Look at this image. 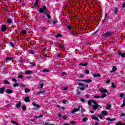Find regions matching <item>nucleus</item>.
I'll use <instances>...</instances> for the list:
<instances>
[{"label": "nucleus", "mask_w": 125, "mask_h": 125, "mask_svg": "<svg viewBox=\"0 0 125 125\" xmlns=\"http://www.w3.org/2000/svg\"><path fill=\"white\" fill-rule=\"evenodd\" d=\"M67 118H68V116H67V115H65V116L62 117V118L63 119V120H66V119Z\"/></svg>", "instance_id": "56"}, {"label": "nucleus", "mask_w": 125, "mask_h": 125, "mask_svg": "<svg viewBox=\"0 0 125 125\" xmlns=\"http://www.w3.org/2000/svg\"><path fill=\"white\" fill-rule=\"evenodd\" d=\"M11 124H13V125H18V123L16 122L15 121L12 120L11 121Z\"/></svg>", "instance_id": "30"}, {"label": "nucleus", "mask_w": 125, "mask_h": 125, "mask_svg": "<svg viewBox=\"0 0 125 125\" xmlns=\"http://www.w3.org/2000/svg\"><path fill=\"white\" fill-rule=\"evenodd\" d=\"M110 108H111V104H108L107 105L106 109L109 110V109H110Z\"/></svg>", "instance_id": "49"}, {"label": "nucleus", "mask_w": 125, "mask_h": 125, "mask_svg": "<svg viewBox=\"0 0 125 125\" xmlns=\"http://www.w3.org/2000/svg\"><path fill=\"white\" fill-rule=\"evenodd\" d=\"M105 97H107V95H106L105 94L102 95V98H104Z\"/></svg>", "instance_id": "55"}, {"label": "nucleus", "mask_w": 125, "mask_h": 125, "mask_svg": "<svg viewBox=\"0 0 125 125\" xmlns=\"http://www.w3.org/2000/svg\"><path fill=\"white\" fill-rule=\"evenodd\" d=\"M67 89H68V87L65 86L62 89V90H67Z\"/></svg>", "instance_id": "63"}, {"label": "nucleus", "mask_w": 125, "mask_h": 125, "mask_svg": "<svg viewBox=\"0 0 125 125\" xmlns=\"http://www.w3.org/2000/svg\"><path fill=\"white\" fill-rule=\"evenodd\" d=\"M70 33L71 34H72V35H73L74 36H79V33H78V32H76V31H71Z\"/></svg>", "instance_id": "21"}, {"label": "nucleus", "mask_w": 125, "mask_h": 125, "mask_svg": "<svg viewBox=\"0 0 125 125\" xmlns=\"http://www.w3.org/2000/svg\"><path fill=\"white\" fill-rule=\"evenodd\" d=\"M102 116H107L108 115V112L103 110L101 112Z\"/></svg>", "instance_id": "12"}, {"label": "nucleus", "mask_w": 125, "mask_h": 125, "mask_svg": "<svg viewBox=\"0 0 125 125\" xmlns=\"http://www.w3.org/2000/svg\"><path fill=\"white\" fill-rule=\"evenodd\" d=\"M7 22L8 24H11V23H12V20L8 18L7 19Z\"/></svg>", "instance_id": "24"}, {"label": "nucleus", "mask_w": 125, "mask_h": 125, "mask_svg": "<svg viewBox=\"0 0 125 125\" xmlns=\"http://www.w3.org/2000/svg\"><path fill=\"white\" fill-rule=\"evenodd\" d=\"M81 108H82V105H79L78 108L74 109V110L71 111V113L73 114H75L76 112H78L81 110Z\"/></svg>", "instance_id": "4"}, {"label": "nucleus", "mask_w": 125, "mask_h": 125, "mask_svg": "<svg viewBox=\"0 0 125 125\" xmlns=\"http://www.w3.org/2000/svg\"><path fill=\"white\" fill-rule=\"evenodd\" d=\"M111 87L112 88H116V84H115L114 83L112 82L111 83Z\"/></svg>", "instance_id": "33"}, {"label": "nucleus", "mask_w": 125, "mask_h": 125, "mask_svg": "<svg viewBox=\"0 0 125 125\" xmlns=\"http://www.w3.org/2000/svg\"><path fill=\"white\" fill-rule=\"evenodd\" d=\"M28 53H30V54L34 55L35 54V52H34L33 50L30 49L28 51Z\"/></svg>", "instance_id": "27"}, {"label": "nucleus", "mask_w": 125, "mask_h": 125, "mask_svg": "<svg viewBox=\"0 0 125 125\" xmlns=\"http://www.w3.org/2000/svg\"><path fill=\"white\" fill-rule=\"evenodd\" d=\"M25 74H26V75H33V74H34V72L31 70H26L25 72Z\"/></svg>", "instance_id": "9"}, {"label": "nucleus", "mask_w": 125, "mask_h": 125, "mask_svg": "<svg viewBox=\"0 0 125 125\" xmlns=\"http://www.w3.org/2000/svg\"><path fill=\"white\" fill-rule=\"evenodd\" d=\"M6 93H8V94H11L13 92V91L12 89H7L6 90Z\"/></svg>", "instance_id": "16"}, {"label": "nucleus", "mask_w": 125, "mask_h": 125, "mask_svg": "<svg viewBox=\"0 0 125 125\" xmlns=\"http://www.w3.org/2000/svg\"><path fill=\"white\" fill-rule=\"evenodd\" d=\"M80 90H84V89H85V87L83 86V87H80Z\"/></svg>", "instance_id": "57"}, {"label": "nucleus", "mask_w": 125, "mask_h": 125, "mask_svg": "<svg viewBox=\"0 0 125 125\" xmlns=\"http://www.w3.org/2000/svg\"><path fill=\"white\" fill-rule=\"evenodd\" d=\"M81 102L84 103V102H85V100L83 98H81Z\"/></svg>", "instance_id": "58"}, {"label": "nucleus", "mask_w": 125, "mask_h": 125, "mask_svg": "<svg viewBox=\"0 0 125 125\" xmlns=\"http://www.w3.org/2000/svg\"><path fill=\"white\" fill-rule=\"evenodd\" d=\"M70 123L71 125H76L77 124V122L74 121H72Z\"/></svg>", "instance_id": "39"}, {"label": "nucleus", "mask_w": 125, "mask_h": 125, "mask_svg": "<svg viewBox=\"0 0 125 125\" xmlns=\"http://www.w3.org/2000/svg\"><path fill=\"white\" fill-rule=\"evenodd\" d=\"M7 30V27L6 25L2 24L1 26V32H5Z\"/></svg>", "instance_id": "5"}, {"label": "nucleus", "mask_w": 125, "mask_h": 125, "mask_svg": "<svg viewBox=\"0 0 125 125\" xmlns=\"http://www.w3.org/2000/svg\"><path fill=\"white\" fill-rule=\"evenodd\" d=\"M98 116L101 120H102V119H103V117L101 115H99Z\"/></svg>", "instance_id": "60"}, {"label": "nucleus", "mask_w": 125, "mask_h": 125, "mask_svg": "<svg viewBox=\"0 0 125 125\" xmlns=\"http://www.w3.org/2000/svg\"><path fill=\"white\" fill-rule=\"evenodd\" d=\"M93 77H94V78L96 77H101V75H100V74H93Z\"/></svg>", "instance_id": "37"}, {"label": "nucleus", "mask_w": 125, "mask_h": 125, "mask_svg": "<svg viewBox=\"0 0 125 125\" xmlns=\"http://www.w3.org/2000/svg\"><path fill=\"white\" fill-rule=\"evenodd\" d=\"M34 6H39V0H35Z\"/></svg>", "instance_id": "25"}, {"label": "nucleus", "mask_w": 125, "mask_h": 125, "mask_svg": "<svg viewBox=\"0 0 125 125\" xmlns=\"http://www.w3.org/2000/svg\"><path fill=\"white\" fill-rule=\"evenodd\" d=\"M85 73L86 75H88L89 74V70H85Z\"/></svg>", "instance_id": "52"}, {"label": "nucleus", "mask_w": 125, "mask_h": 125, "mask_svg": "<svg viewBox=\"0 0 125 125\" xmlns=\"http://www.w3.org/2000/svg\"><path fill=\"white\" fill-rule=\"evenodd\" d=\"M54 37L56 39H58L59 38H62V34H58L54 35Z\"/></svg>", "instance_id": "18"}, {"label": "nucleus", "mask_w": 125, "mask_h": 125, "mask_svg": "<svg viewBox=\"0 0 125 125\" xmlns=\"http://www.w3.org/2000/svg\"><path fill=\"white\" fill-rule=\"evenodd\" d=\"M24 101L25 102L28 103L30 102V97L27 96L24 98Z\"/></svg>", "instance_id": "20"}, {"label": "nucleus", "mask_w": 125, "mask_h": 125, "mask_svg": "<svg viewBox=\"0 0 125 125\" xmlns=\"http://www.w3.org/2000/svg\"><path fill=\"white\" fill-rule=\"evenodd\" d=\"M99 90L101 93H108V91H107V89H99Z\"/></svg>", "instance_id": "6"}, {"label": "nucleus", "mask_w": 125, "mask_h": 125, "mask_svg": "<svg viewBox=\"0 0 125 125\" xmlns=\"http://www.w3.org/2000/svg\"><path fill=\"white\" fill-rule=\"evenodd\" d=\"M31 92V90H30V89L29 88H25L24 89L25 93H27V92Z\"/></svg>", "instance_id": "32"}, {"label": "nucleus", "mask_w": 125, "mask_h": 125, "mask_svg": "<svg viewBox=\"0 0 125 125\" xmlns=\"http://www.w3.org/2000/svg\"><path fill=\"white\" fill-rule=\"evenodd\" d=\"M92 103L93 104H95V105H93V109L94 110H97V109H101L102 108V106L101 105L98 104V103H97L96 101L93 100H90V101H88V105H91Z\"/></svg>", "instance_id": "1"}, {"label": "nucleus", "mask_w": 125, "mask_h": 125, "mask_svg": "<svg viewBox=\"0 0 125 125\" xmlns=\"http://www.w3.org/2000/svg\"><path fill=\"white\" fill-rule=\"evenodd\" d=\"M116 125H125V123H123L122 122H118L116 124Z\"/></svg>", "instance_id": "26"}, {"label": "nucleus", "mask_w": 125, "mask_h": 125, "mask_svg": "<svg viewBox=\"0 0 125 125\" xmlns=\"http://www.w3.org/2000/svg\"><path fill=\"white\" fill-rule=\"evenodd\" d=\"M21 104H22V102H21V101H19L18 103L16 105V107L17 108H20L21 107Z\"/></svg>", "instance_id": "17"}, {"label": "nucleus", "mask_w": 125, "mask_h": 125, "mask_svg": "<svg viewBox=\"0 0 125 125\" xmlns=\"http://www.w3.org/2000/svg\"><path fill=\"white\" fill-rule=\"evenodd\" d=\"M117 67H116V66H113L112 68V70L110 71V73H114V72H116V71H117Z\"/></svg>", "instance_id": "15"}, {"label": "nucleus", "mask_w": 125, "mask_h": 125, "mask_svg": "<svg viewBox=\"0 0 125 125\" xmlns=\"http://www.w3.org/2000/svg\"><path fill=\"white\" fill-rule=\"evenodd\" d=\"M106 19H107V13H105L104 19V22H105Z\"/></svg>", "instance_id": "48"}, {"label": "nucleus", "mask_w": 125, "mask_h": 125, "mask_svg": "<svg viewBox=\"0 0 125 125\" xmlns=\"http://www.w3.org/2000/svg\"><path fill=\"white\" fill-rule=\"evenodd\" d=\"M9 44L11 46H12V47H14V43H13V42H9Z\"/></svg>", "instance_id": "46"}, {"label": "nucleus", "mask_w": 125, "mask_h": 125, "mask_svg": "<svg viewBox=\"0 0 125 125\" xmlns=\"http://www.w3.org/2000/svg\"><path fill=\"white\" fill-rule=\"evenodd\" d=\"M4 90H5V88L4 87L0 88V94H3Z\"/></svg>", "instance_id": "11"}, {"label": "nucleus", "mask_w": 125, "mask_h": 125, "mask_svg": "<svg viewBox=\"0 0 125 125\" xmlns=\"http://www.w3.org/2000/svg\"><path fill=\"white\" fill-rule=\"evenodd\" d=\"M45 14H46V15H47V17L48 19H50V18H51L50 15L47 14V13H45Z\"/></svg>", "instance_id": "45"}, {"label": "nucleus", "mask_w": 125, "mask_h": 125, "mask_svg": "<svg viewBox=\"0 0 125 125\" xmlns=\"http://www.w3.org/2000/svg\"><path fill=\"white\" fill-rule=\"evenodd\" d=\"M23 75H20L18 77V79H23Z\"/></svg>", "instance_id": "50"}, {"label": "nucleus", "mask_w": 125, "mask_h": 125, "mask_svg": "<svg viewBox=\"0 0 125 125\" xmlns=\"http://www.w3.org/2000/svg\"><path fill=\"white\" fill-rule=\"evenodd\" d=\"M79 76H80V78H81V79H82V78H84V76L85 75L83 74H79Z\"/></svg>", "instance_id": "40"}, {"label": "nucleus", "mask_w": 125, "mask_h": 125, "mask_svg": "<svg viewBox=\"0 0 125 125\" xmlns=\"http://www.w3.org/2000/svg\"><path fill=\"white\" fill-rule=\"evenodd\" d=\"M106 121H110V122L113 121V120H112V119H110V118H107L106 119Z\"/></svg>", "instance_id": "61"}, {"label": "nucleus", "mask_w": 125, "mask_h": 125, "mask_svg": "<svg viewBox=\"0 0 125 125\" xmlns=\"http://www.w3.org/2000/svg\"><path fill=\"white\" fill-rule=\"evenodd\" d=\"M47 11V9L45 6H43L42 8H40L39 9V12H40V13H44V12Z\"/></svg>", "instance_id": "3"}, {"label": "nucleus", "mask_w": 125, "mask_h": 125, "mask_svg": "<svg viewBox=\"0 0 125 125\" xmlns=\"http://www.w3.org/2000/svg\"><path fill=\"white\" fill-rule=\"evenodd\" d=\"M114 35V32L111 31H107L104 34H103V37H104V38H109V37H111Z\"/></svg>", "instance_id": "2"}, {"label": "nucleus", "mask_w": 125, "mask_h": 125, "mask_svg": "<svg viewBox=\"0 0 125 125\" xmlns=\"http://www.w3.org/2000/svg\"><path fill=\"white\" fill-rule=\"evenodd\" d=\"M119 96H120V97H121L122 98L124 97V96H125V94L124 93H120L119 94Z\"/></svg>", "instance_id": "44"}, {"label": "nucleus", "mask_w": 125, "mask_h": 125, "mask_svg": "<svg viewBox=\"0 0 125 125\" xmlns=\"http://www.w3.org/2000/svg\"><path fill=\"white\" fill-rule=\"evenodd\" d=\"M88 63H80L79 65L81 66H83V67H85V66H87Z\"/></svg>", "instance_id": "29"}, {"label": "nucleus", "mask_w": 125, "mask_h": 125, "mask_svg": "<svg viewBox=\"0 0 125 125\" xmlns=\"http://www.w3.org/2000/svg\"><path fill=\"white\" fill-rule=\"evenodd\" d=\"M57 108H61L62 110H65V107L64 106H61L60 105H57Z\"/></svg>", "instance_id": "38"}, {"label": "nucleus", "mask_w": 125, "mask_h": 125, "mask_svg": "<svg viewBox=\"0 0 125 125\" xmlns=\"http://www.w3.org/2000/svg\"><path fill=\"white\" fill-rule=\"evenodd\" d=\"M13 60V58L12 57H6L4 60L5 62H9V61H11V60Z\"/></svg>", "instance_id": "7"}, {"label": "nucleus", "mask_w": 125, "mask_h": 125, "mask_svg": "<svg viewBox=\"0 0 125 125\" xmlns=\"http://www.w3.org/2000/svg\"><path fill=\"white\" fill-rule=\"evenodd\" d=\"M100 125V124H99V123H98V122L96 121L94 125Z\"/></svg>", "instance_id": "64"}, {"label": "nucleus", "mask_w": 125, "mask_h": 125, "mask_svg": "<svg viewBox=\"0 0 125 125\" xmlns=\"http://www.w3.org/2000/svg\"><path fill=\"white\" fill-rule=\"evenodd\" d=\"M62 103H63V104H69V101L65 99H63L62 101Z\"/></svg>", "instance_id": "22"}, {"label": "nucleus", "mask_w": 125, "mask_h": 125, "mask_svg": "<svg viewBox=\"0 0 125 125\" xmlns=\"http://www.w3.org/2000/svg\"><path fill=\"white\" fill-rule=\"evenodd\" d=\"M118 54H119L120 56H121V57H122V58H125V53H123L121 51H118Z\"/></svg>", "instance_id": "10"}, {"label": "nucleus", "mask_w": 125, "mask_h": 125, "mask_svg": "<svg viewBox=\"0 0 125 125\" xmlns=\"http://www.w3.org/2000/svg\"><path fill=\"white\" fill-rule=\"evenodd\" d=\"M26 108H27V106H26V105H23L22 106V111H25V110H26Z\"/></svg>", "instance_id": "43"}, {"label": "nucleus", "mask_w": 125, "mask_h": 125, "mask_svg": "<svg viewBox=\"0 0 125 125\" xmlns=\"http://www.w3.org/2000/svg\"><path fill=\"white\" fill-rule=\"evenodd\" d=\"M78 85L80 86H83L84 87H88V85L85 84L84 83H79Z\"/></svg>", "instance_id": "8"}, {"label": "nucleus", "mask_w": 125, "mask_h": 125, "mask_svg": "<svg viewBox=\"0 0 125 125\" xmlns=\"http://www.w3.org/2000/svg\"><path fill=\"white\" fill-rule=\"evenodd\" d=\"M90 118H92V120H95V121H97V122H99V119H98V117H96L94 116H90Z\"/></svg>", "instance_id": "13"}, {"label": "nucleus", "mask_w": 125, "mask_h": 125, "mask_svg": "<svg viewBox=\"0 0 125 125\" xmlns=\"http://www.w3.org/2000/svg\"><path fill=\"white\" fill-rule=\"evenodd\" d=\"M114 14H116L117 15L119 12V8L118 7H114Z\"/></svg>", "instance_id": "19"}, {"label": "nucleus", "mask_w": 125, "mask_h": 125, "mask_svg": "<svg viewBox=\"0 0 125 125\" xmlns=\"http://www.w3.org/2000/svg\"><path fill=\"white\" fill-rule=\"evenodd\" d=\"M27 34V31L23 30L21 32V35H26Z\"/></svg>", "instance_id": "23"}, {"label": "nucleus", "mask_w": 125, "mask_h": 125, "mask_svg": "<svg viewBox=\"0 0 125 125\" xmlns=\"http://www.w3.org/2000/svg\"><path fill=\"white\" fill-rule=\"evenodd\" d=\"M18 85H19V83H14L13 85V86L14 87H16L17 86H18Z\"/></svg>", "instance_id": "41"}, {"label": "nucleus", "mask_w": 125, "mask_h": 125, "mask_svg": "<svg viewBox=\"0 0 125 125\" xmlns=\"http://www.w3.org/2000/svg\"><path fill=\"white\" fill-rule=\"evenodd\" d=\"M12 80L13 82H15V83H17V80H16V79L13 78L12 79Z\"/></svg>", "instance_id": "53"}, {"label": "nucleus", "mask_w": 125, "mask_h": 125, "mask_svg": "<svg viewBox=\"0 0 125 125\" xmlns=\"http://www.w3.org/2000/svg\"><path fill=\"white\" fill-rule=\"evenodd\" d=\"M100 97H101V96L99 95H98V96L95 95L94 96V98H97V99L100 98Z\"/></svg>", "instance_id": "54"}, {"label": "nucleus", "mask_w": 125, "mask_h": 125, "mask_svg": "<svg viewBox=\"0 0 125 125\" xmlns=\"http://www.w3.org/2000/svg\"><path fill=\"white\" fill-rule=\"evenodd\" d=\"M45 92V91H39L37 93L38 94H42V93H44Z\"/></svg>", "instance_id": "35"}, {"label": "nucleus", "mask_w": 125, "mask_h": 125, "mask_svg": "<svg viewBox=\"0 0 125 125\" xmlns=\"http://www.w3.org/2000/svg\"><path fill=\"white\" fill-rule=\"evenodd\" d=\"M20 86H22V87H26V86L23 84H19Z\"/></svg>", "instance_id": "62"}, {"label": "nucleus", "mask_w": 125, "mask_h": 125, "mask_svg": "<svg viewBox=\"0 0 125 125\" xmlns=\"http://www.w3.org/2000/svg\"><path fill=\"white\" fill-rule=\"evenodd\" d=\"M3 82H4V83H5V84H10V83H9V82H8V81L4 80Z\"/></svg>", "instance_id": "36"}, {"label": "nucleus", "mask_w": 125, "mask_h": 125, "mask_svg": "<svg viewBox=\"0 0 125 125\" xmlns=\"http://www.w3.org/2000/svg\"><path fill=\"white\" fill-rule=\"evenodd\" d=\"M88 120V118H86V117H85V118H83V122H86V121H87Z\"/></svg>", "instance_id": "47"}, {"label": "nucleus", "mask_w": 125, "mask_h": 125, "mask_svg": "<svg viewBox=\"0 0 125 125\" xmlns=\"http://www.w3.org/2000/svg\"><path fill=\"white\" fill-rule=\"evenodd\" d=\"M120 117V118H125V114L121 113Z\"/></svg>", "instance_id": "42"}, {"label": "nucleus", "mask_w": 125, "mask_h": 125, "mask_svg": "<svg viewBox=\"0 0 125 125\" xmlns=\"http://www.w3.org/2000/svg\"><path fill=\"white\" fill-rule=\"evenodd\" d=\"M43 73H47V72H50V70H49L48 69H44L42 70Z\"/></svg>", "instance_id": "28"}, {"label": "nucleus", "mask_w": 125, "mask_h": 125, "mask_svg": "<svg viewBox=\"0 0 125 125\" xmlns=\"http://www.w3.org/2000/svg\"><path fill=\"white\" fill-rule=\"evenodd\" d=\"M59 46L60 48H63L64 47V45H63L62 43H59Z\"/></svg>", "instance_id": "34"}, {"label": "nucleus", "mask_w": 125, "mask_h": 125, "mask_svg": "<svg viewBox=\"0 0 125 125\" xmlns=\"http://www.w3.org/2000/svg\"><path fill=\"white\" fill-rule=\"evenodd\" d=\"M80 81L81 82H85V83H91V82H92V80L91 79L82 80Z\"/></svg>", "instance_id": "14"}, {"label": "nucleus", "mask_w": 125, "mask_h": 125, "mask_svg": "<svg viewBox=\"0 0 125 125\" xmlns=\"http://www.w3.org/2000/svg\"><path fill=\"white\" fill-rule=\"evenodd\" d=\"M80 110H81V112H83V111H85V109H84L83 108V106H82V107H80Z\"/></svg>", "instance_id": "59"}, {"label": "nucleus", "mask_w": 125, "mask_h": 125, "mask_svg": "<svg viewBox=\"0 0 125 125\" xmlns=\"http://www.w3.org/2000/svg\"><path fill=\"white\" fill-rule=\"evenodd\" d=\"M32 105H33V106H35V107H37V108H40V107H41V106H40V105L37 104H36L34 103H32Z\"/></svg>", "instance_id": "31"}, {"label": "nucleus", "mask_w": 125, "mask_h": 125, "mask_svg": "<svg viewBox=\"0 0 125 125\" xmlns=\"http://www.w3.org/2000/svg\"><path fill=\"white\" fill-rule=\"evenodd\" d=\"M77 93H78V95H81V94H82V92L81 91H80L79 90H78Z\"/></svg>", "instance_id": "51"}]
</instances>
